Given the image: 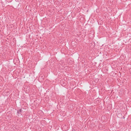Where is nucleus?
<instances>
[{"mask_svg":"<svg viewBox=\"0 0 131 131\" xmlns=\"http://www.w3.org/2000/svg\"><path fill=\"white\" fill-rule=\"evenodd\" d=\"M21 109L19 110V111L20 112H21Z\"/></svg>","mask_w":131,"mask_h":131,"instance_id":"f257e3e1","label":"nucleus"},{"mask_svg":"<svg viewBox=\"0 0 131 131\" xmlns=\"http://www.w3.org/2000/svg\"><path fill=\"white\" fill-rule=\"evenodd\" d=\"M17 113H18V114H19V113L18 111L17 112Z\"/></svg>","mask_w":131,"mask_h":131,"instance_id":"f03ea898","label":"nucleus"}]
</instances>
